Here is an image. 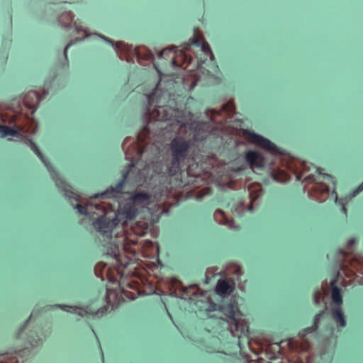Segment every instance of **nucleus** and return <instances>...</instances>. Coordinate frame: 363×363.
<instances>
[{"mask_svg": "<svg viewBox=\"0 0 363 363\" xmlns=\"http://www.w3.org/2000/svg\"><path fill=\"white\" fill-rule=\"evenodd\" d=\"M145 180L144 169H138L132 163L128 166L122 180L114 187L111 186L101 194L91 196L88 206L103 213L93 221V226L104 238H111L113 230L120 223L117 211L121 208V203L117 199L123 193L125 184L140 186Z\"/></svg>", "mask_w": 363, "mask_h": 363, "instance_id": "f257e3e1", "label": "nucleus"}, {"mask_svg": "<svg viewBox=\"0 0 363 363\" xmlns=\"http://www.w3.org/2000/svg\"><path fill=\"white\" fill-rule=\"evenodd\" d=\"M161 86L160 80L153 92L147 96L149 118L150 120L166 122L164 129L168 131H178L186 125V104L179 103L181 97L172 99L171 93L168 90H162Z\"/></svg>", "mask_w": 363, "mask_h": 363, "instance_id": "f03ea898", "label": "nucleus"}, {"mask_svg": "<svg viewBox=\"0 0 363 363\" xmlns=\"http://www.w3.org/2000/svg\"><path fill=\"white\" fill-rule=\"evenodd\" d=\"M192 142L182 136L174 138L168 146L170 161L167 164L165 174L175 177L177 179L181 175L182 167L189 155Z\"/></svg>", "mask_w": 363, "mask_h": 363, "instance_id": "7ed1b4c3", "label": "nucleus"}, {"mask_svg": "<svg viewBox=\"0 0 363 363\" xmlns=\"http://www.w3.org/2000/svg\"><path fill=\"white\" fill-rule=\"evenodd\" d=\"M191 40L192 45L201 48V52L203 53L197 56L198 68L206 70L208 74L213 72L218 73L219 67L216 64L215 57L208 43L203 37L201 38H198L196 33Z\"/></svg>", "mask_w": 363, "mask_h": 363, "instance_id": "20e7f679", "label": "nucleus"}, {"mask_svg": "<svg viewBox=\"0 0 363 363\" xmlns=\"http://www.w3.org/2000/svg\"><path fill=\"white\" fill-rule=\"evenodd\" d=\"M38 156L41 160V161L44 163L48 171L50 172V174L55 182V185L64 192V194L66 197L73 198L75 201H79V196L72 191V187L67 184L63 178L55 171L52 164L48 161V160L44 157V155L38 150L37 152Z\"/></svg>", "mask_w": 363, "mask_h": 363, "instance_id": "39448f33", "label": "nucleus"}, {"mask_svg": "<svg viewBox=\"0 0 363 363\" xmlns=\"http://www.w3.org/2000/svg\"><path fill=\"white\" fill-rule=\"evenodd\" d=\"M151 195L144 191H135L130 196L128 203L124 206V214L127 219H134L137 214V206H145L150 203Z\"/></svg>", "mask_w": 363, "mask_h": 363, "instance_id": "423d86ee", "label": "nucleus"}, {"mask_svg": "<svg viewBox=\"0 0 363 363\" xmlns=\"http://www.w3.org/2000/svg\"><path fill=\"white\" fill-rule=\"evenodd\" d=\"M189 45H185L183 49H178L177 48L172 47L170 49H164L160 53V57H162L164 55L171 54L172 63L174 67H182L186 62L191 63L192 59L188 55L186 50L188 49Z\"/></svg>", "mask_w": 363, "mask_h": 363, "instance_id": "0eeeda50", "label": "nucleus"}, {"mask_svg": "<svg viewBox=\"0 0 363 363\" xmlns=\"http://www.w3.org/2000/svg\"><path fill=\"white\" fill-rule=\"evenodd\" d=\"M243 133L251 143L272 152L276 151V145L269 140L262 137V135L248 130H244Z\"/></svg>", "mask_w": 363, "mask_h": 363, "instance_id": "6e6552de", "label": "nucleus"}, {"mask_svg": "<svg viewBox=\"0 0 363 363\" xmlns=\"http://www.w3.org/2000/svg\"><path fill=\"white\" fill-rule=\"evenodd\" d=\"M245 158L251 169H261L264 166V157L256 151H247L245 153Z\"/></svg>", "mask_w": 363, "mask_h": 363, "instance_id": "1a4fd4ad", "label": "nucleus"}, {"mask_svg": "<svg viewBox=\"0 0 363 363\" xmlns=\"http://www.w3.org/2000/svg\"><path fill=\"white\" fill-rule=\"evenodd\" d=\"M222 311L223 313L230 318L234 323L236 329L238 328L239 320L237 318V313L239 312L238 304L235 301H230V303L222 305Z\"/></svg>", "mask_w": 363, "mask_h": 363, "instance_id": "9d476101", "label": "nucleus"}, {"mask_svg": "<svg viewBox=\"0 0 363 363\" xmlns=\"http://www.w3.org/2000/svg\"><path fill=\"white\" fill-rule=\"evenodd\" d=\"M191 128L194 129V133L193 135V139L194 141H203L208 137V132L206 130L205 128L207 126L206 123H199L197 124H192Z\"/></svg>", "mask_w": 363, "mask_h": 363, "instance_id": "9b49d317", "label": "nucleus"}, {"mask_svg": "<svg viewBox=\"0 0 363 363\" xmlns=\"http://www.w3.org/2000/svg\"><path fill=\"white\" fill-rule=\"evenodd\" d=\"M234 289L233 285L229 284V282L225 279H220L218 281L216 291L217 294L225 296L227 294H230Z\"/></svg>", "mask_w": 363, "mask_h": 363, "instance_id": "f8f14e48", "label": "nucleus"}, {"mask_svg": "<svg viewBox=\"0 0 363 363\" xmlns=\"http://www.w3.org/2000/svg\"><path fill=\"white\" fill-rule=\"evenodd\" d=\"M336 279H334L331 281V296L333 301L337 305L340 306L342 303V297L341 294V289L335 286Z\"/></svg>", "mask_w": 363, "mask_h": 363, "instance_id": "ddd939ff", "label": "nucleus"}, {"mask_svg": "<svg viewBox=\"0 0 363 363\" xmlns=\"http://www.w3.org/2000/svg\"><path fill=\"white\" fill-rule=\"evenodd\" d=\"M333 318L339 323L340 327H345L346 325V321L340 306H337L332 310Z\"/></svg>", "mask_w": 363, "mask_h": 363, "instance_id": "4468645a", "label": "nucleus"}, {"mask_svg": "<svg viewBox=\"0 0 363 363\" xmlns=\"http://www.w3.org/2000/svg\"><path fill=\"white\" fill-rule=\"evenodd\" d=\"M56 306L60 308L64 311L72 312L74 313H77L81 316H84L85 314L89 313V312H88L86 310L82 308L72 307L67 305H57Z\"/></svg>", "mask_w": 363, "mask_h": 363, "instance_id": "2eb2a0df", "label": "nucleus"}, {"mask_svg": "<svg viewBox=\"0 0 363 363\" xmlns=\"http://www.w3.org/2000/svg\"><path fill=\"white\" fill-rule=\"evenodd\" d=\"M150 130L147 125L145 126L141 131L137 135L136 139L134 140V143L139 142L142 144H146L145 141L147 138H149Z\"/></svg>", "mask_w": 363, "mask_h": 363, "instance_id": "dca6fc26", "label": "nucleus"}, {"mask_svg": "<svg viewBox=\"0 0 363 363\" xmlns=\"http://www.w3.org/2000/svg\"><path fill=\"white\" fill-rule=\"evenodd\" d=\"M17 132L14 129L0 125V137L15 136Z\"/></svg>", "mask_w": 363, "mask_h": 363, "instance_id": "f3484780", "label": "nucleus"}, {"mask_svg": "<svg viewBox=\"0 0 363 363\" xmlns=\"http://www.w3.org/2000/svg\"><path fill=\"white\" fill-rule=\"evenodd\" d=\"M28 94L33 95L35 98V101L32 105H28V102H27L28 96L24 95V102H23L24 107L29 106V108L33 109V111H35L36 107L38 106V105L40 101V96L35 91L30 92V93H28Z\"/></svg>", "mask_w": 363, "mask_h": 363, "instance_id": "a211bd4d", "label": "nucleus"}, {"mask_svg": "<svg viewBox=\"0 0 363 363\" xmlns=\"http://www.w3.org/2000/svg\"><path fill=\"white\" fill-rule=\"evenodd\" d=\"M75 208L77 209L78 212L82 215L88 216L90 213V211L85 206L82 204H77L75 206Z\"/></svg>", "mask_w": 363, "mask_h": 363, "instance_id": "6ab92c4d", "label": "nucleus"}, {"mask_svg": "<svg viewBox=\"0 0 363 363\" xmlns=\"http://www.w3.org/2000/svg\"><path fill=\"white\" fill-rule=\"evenodd\" d=\"M221 216L223 218V223L226 225L230 224V220H229L225 216L224 212L222 210L218 209L215 212V216Z\"/></svg>", "mask_w": 363, "mask_h": 363, "instance_id": "aec40b11", "label": "nucleus"}, {"mask_svg": "<svg viewBox=\"0 0 363 363\" xmlns=\"http://www.w3.org/2000/svg\"><path fill=\"white\" fill-rule=\"evenodd\" d=\"M320 295H321L320 290L319 289H317V290L314 292V294H313L314 300L316 303H319L320 298Z\"/></svg>", "mask_w": 363, "mask_h": 363, "instance_id": "412c9836", "label": "nucleus"}, {"mask_svg": "<svg viewBox=\"0 0 363 363\" xmlns=\"http://www.w3.org/2000/svg\"><path fill=\"white\" fill-rule=\"evenodd\" d=\"M363 190V182L362 183V184L354 191L352 196H354L356 194H357L358 193H359L360 191H362Z\"/></svg>", "mask_w": 363, "mask_h": 363, "instance_id": "4be33fe9", "label": "nucleus"}, {"mask_svg": "<svg viewBox=\"0 0 363 363\" xmlns=\"http://www.w3.org/2000/svg\"><path fill=\"white\" fill-rule=\"evenodd\" d=\"M70 44H68L66 48H65V50H64V55H65V57L66 59H67V49L69 47Z\"/></svg>", "mask_w": 363, "mask_h": 363, "instance_id": "5701e85b", "label": "nucleus"}, {"mask_svg": "<svg viewBox=\"0 0 363 363\" xmlns=\"http://www.w3.org/2000/svg\"><path fill=\"white\" fill-rule=\"evenodd\" d=\"M26 133V125H24V134ZM23 140H24V143H26L28 138L27 137L24 135V138H23Z\"/></svg>", "mask_w": 363, "mask_h": 363, "instance_id": "b1692460", "label": "nucleus"}, {"mask_svg": "<svg viewBox=\"0 0 363 363\" xmlns=\"http://www.w3.org/2000/svg\"><path fill=\"white\" fill-rule=\"evenodd\" d=\"M342 210L344 212V213L347 216V208H346V207L345 206H342Z\"/></svg>", "mask_w": 363, "mask_h": 363, "instance_id": "393cba45", "label": "nucleus"}, {"mask_svg": "<svg viewBox=\"0 0 363 363\" xmlns=\"http://www.w3.org/2000/svg\"><path fill=\"white\" fill-rule=\"evenodd\" d=\"M38 345H39L38 341H35V344H31L32 347H36Z\"/></svg>", "mask_w": 363, "mask_h": 363, "instance_id": "a878e982", "label": "nucleus"}, {"mask_svg": "<svg viewBox=\"0 0 363 363\" xmlns=\"http://www.w3.org/2000/svg\"><path fill=\"white\" fill-rule=\"evenodd\" d=\"M68 16H69V18L70 21H72L74 16L72 13H69Z\"/></svg>", "mask_w": 363, "mask_h": 363, "instance_id": "bb28decb", "label": "nucleus"}, {"mask_svg": "<svg viewBox=\"0 0 363 363\" xmlns=\"http://www.w3.org/2000/svg\"><path fill=\"white\" fill-rule=\"evenodd\" d=\"M312 330H313V328H308L306 329V331H307V332H308V333H309V332H311Z\"/></svg>", "mask_w": 363, "mask_h": 363, "instance_id": "cd10ccee", "label": "nucleus"}, {"mask_svg": "<svg viewBox=\"0 0 363 363\" xmlns=\"http://www.w3.org/2000/svg\"><path fill=\"white\" fill-rule=\"evenodd\" d=\"M100 349H101V348L100 347ZM101 351H102V350H101ZM101 355H102V361H103V363H104V353H103V352H101Z\"/></svg>", "mask_w": 363, "mask_h": 363, "instance_id": "c85d7f7f", "label": "nucleus"}, {"mask_svg": "<svg viewBox=\"0 0 363 363\" xmlns=\"http://www.w3.org/2000/svg\"><path fill=\"white\" fill-rule=\"evenodd\" d=\"M26 341L24 340V347H23L24 350L26 349Z\"/></svg>", "mask_w": 363, "mask_h": 363, "instance_id": "c756f323", "label": "nucleus"}, {"mask_svg": "<svg viewBox=\"0 0 363 363\" xmlns=\"http://www.w3.org/2000/svg\"><path fill=\"white\" fill-rule=\"evenodd\" d=\"M27 322H28V321H25V322H24V325H23L24 329H25V328H26V327Z\"/></svg>", "mask_w": 363, "mask_h": 363, "instance_id": "7c9ffc66", "label": "nucleus"}, {"mask_svg": "<svg viewBox=\"0 0 363 363\" xmlns=\"http://www.w3.org/2000/svg\"><path fill=\"white\" fill-rule=\"evenodd\" d=\"M24 119L27 117V116L24 113L23 115Z\"/></svg>", "mask_w": 363, "mask_h": 363, "instance_id": "2f4dec72", "label": "nucleus"}, {"mask_svg": "<svg viewBox=\"0 0 363 363\" xmlns=\"http://www.w3.org/2000/svg\"><path fill=\"white\" fill-rule=\"evenodd\" d=\"M326 191H327V192H329L330 190L328 188H327Z\"/></svg>", "mask_w": 363, "mask_h": 363, "instance_id": "473e14b6", "label": "nucleus"}]
</instances>
